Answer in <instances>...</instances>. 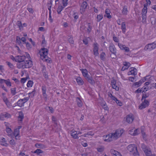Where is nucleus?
<instances>
[{
    "label": "nucleus",
    "instance_id": "obj_49",
    "mask_svg": "<svg viewBox=\"0 0 156 156\" xmlns=\"http://www.w3.org/2000/svg\"><path fill=\"white\" fill-rule=\"evenodd\" d=\"M6 62L7 63V64L9 66L10 68L12 69H14V66L12 64L8 62Z\"/></svg>",
    "mask_w": 156,
    "mask_h": 156
},
{
    "label": "nucleus",
    "instance_id": "obj_32",
    "mask_svg": "<svg viewBox=\"0 0 156 156\" xmlns=\"http://www.w3.org/2000/svg\"><path fill=\"white\" fill-rule=\"evenodd\" d=\"M78 135L77 132L76 131H72L71 133V136L74 138L76 139L78 138Z\"/></svg>",
    "mask_w": 156,
    "mask_h": 156
},
{
    "label": "nucleus",
    "instance_id": "obj_37",
    "mask_svg": "<svg viewBox=\"0 0 156 156\" xmlns=\"http://www.w3.org/2000/svg\"><path fill=\"white\" fill-rule=\"evenodd\" d=\"M43 151L40 149H37L34 152V153H36L37 155H39L40 154L42 153Z\"/></svg>",
    "mask_w": 156,
    "mask_h": 156
},
{
    "label": "nucleus",
    "instance_id": "obj_31",
    "mask_svg": "<svg viewBox=\"0 0 156 156\" xmlns=\"http://www.w3.org/2000/svg\"><path fill=\"white\" fill-rule=\"evenodd\" d=\"M35 146L38 148H44L46 147L45 145L44 144L37 143L35 144Z\"/></svg>",
    "mask_w": 156,
    "mask_h": 156
},
{
    "label": "nucleus",
    "instance_id": "obj_29",
    "mask_svg": "<svg viewBox=\"0 0 156 156\" xmlns=\"http://www.w3.org/2000/svg\"><path fill=\"white\" fill-rule=\"evenodd\" d=\"M24 102L21 100V99L19 100L17 102V105L20 107L24 106Z\"/></svg>",
    "mask_w": 156,
    "mask_h": 156
},
{
    "label": "nucleus",
    "instance_id": "obj_40",
    "mask_svg": "<svg viewBox=\"0 0 156 156\" xmlns=\"http://www.w3.org/2000/svg\"><path fill=\"white\" fill-rule=\"evenodd\" d=\"M98 44L97 43H94L93 51H98Z\"/></svg>",
    "mask_w": 156,
    "mask_h": 156
},
{
    "label": "nucleus",
    "instance_id": "obj_4",
    "mask_svg": "<svg viewBox=\"0 0 156 156\" xmlns=\"http://www.w3.org/2000/svg\"><path fill=\"white\" fill-rule=\"evenodd\" d=\"M88 4L86 2H83L80 5V13L83 14L85 11V9L87 8Z\"/></svg>",
    "mask_w": 156,
    "mask_h": 156
},
{
    "label": "nucleus",
    "instance_id": "obj_36",
    "mask_svg": "<svg viewBox=\"0 0 156 156\" xmlns=\"http://www.w3.org/2000/svg\"><path fill=\"white\" fill-rule=\"evenodd\" d=\"M115 101L118 105L119 106H121L122 105V103L119 100H118L116 98H115V99L113 100Z\"/></svg>",
    "mask_w": 156,
    "mask_h": 156
},
{
    "label": "nucleus",
    "instance_id": "obj_14",
    "mask_svg": "<svg viewBox=\"0 0 156 156\" xmlns=\"http://www.w3.org/2000/svg\"><path fill=\"white\" fill-rule=\"evenodd\" d=\"M41 90L42 92V94L46 100H47V95L46 94L47 90L46 87L45 85H43L42 87Z\"/></svg>",
    "mask_w": 156,
    "mask_h": 156
},
{
    "label": "nucleus",
    "instance_id": "obj_57",
    "mask_svg": "<svg viewBox=\"0 0 156 156\" xmlns=\"http://www.w3.org/2000/svg\"><path fill=\"white\" fill-rule=\"evenodd\" d=\"M125 52H128L129 51V48L126 47L125 45L124 46V48L123 49Z\"/></svg>",
    "mask_w": 156,
    "mask_h": 156
},
{
    "label": "nucleus",
    "instance_id": "obj_61",
    "mask_svg": "<svg viewBox=\"0 0 156 156\" xmlns=\"http://www.w3.org/2000/svg\"><path fill=\"white\" fill-rule=\"evenodd\" d=\"M27 80V78H23L21 79L20 82L22 83H25Z\"/></svg>",
    "mask_w": 156,
    "mask_h": 156
},
{
    "label": "nucleus",
    "instance_id": "obj_52",
    "mask_svg": "<svg viewBox=\"0 0 156 156\" xmlns=\"http://www.w3.org/2000/svg\"><path fill=\"white\" fill-rule=\"evenodd\" d=\"M52 121L53 122L54 124L57 125V123L56 122L57 120L56 118L54 116H52Z\"/></svg>",
    "mask_w": 156,
    "mask_h": 156
},
{
    "label": "nucleus",
    "instance_id": "obj_8",
    "mask_svg": "<svg viewBox=\"0 0 156 156\" xmlns=\"http://www.w3.org/2000/svg\"><path fill=\"white\" fill-rule=\"evenodd\" d=\"M24 63L25 68H30L33 65L32 61L30 60H25Z\"/></svg>",
    "mask_w": 156,
    "mask_h": 156
},
{
    "label": "nucleus",
    "instance_id": "obj_46",
    "mask_svg": "<svg viewBox=\"0 0 156 156\" xmlns=\"http://www.w3.org/2000/svg\"><path fill=\"white\" fill-rule=\"evenodd\" d=\"M42 74L43 76H44L46 80H47L48 79V75L46 71L43 72H42Z\"/></svg>",
    "mask_w": 156,
    "mask_h": 156
},
{
    "label": "nucleus",
    "instance_id": "obj_59",
    "mask_svg": "<svg viewBox=\"0 0 156 156\" xmlns=\"http://www.w3.org/2000/svg\"><path fill=\"white\" fill-rule=\"evenodd\" d=\"M9 143L11 145H15L16 144V143L14 140L13 139L10 140Z\"/></svg>",
    "mask_w": 156,
    "mask_h": 156
},
{
    "label": "nucleus",
    "instance_id": "obj_10",
    "mask_svg": "<svg viewBox=\"0 0 156 156\" xmlns=\"http://www.w3.org/2000/svg\"><path fill=\"white\" fill-rule=\"evenodd\" d=\"M26 59V57L24 55H18L16 56V62H23L25 61Z\"/></svg>",
    "mask_w": 156,
    "mask_h": 156
},
{
    "label": "nucleus",
    "instance_id": "obj_55",
    "mask_svg": "<svg viewBox=\"0 0 156 156\" xmlns=\"http://www.w3.org/2000/svg\"><path fill=\"white\" fill-rule=\"evenodd\" d=\"M12 80H14L15 82V83L17 84L20 83V82L19 80L17 79L15 77H12Z\"/></svg>",
    "mask_w": 156,
    "mask_h": 156
},
{
    "label": "nucleus",
    "instance_id": "obj_50",
    "mask_svg": "<svg viewBox=\"0 0 156 156\" xmlns=\"http://www.w3.org/2000/svg\"><path fill=\"white\" fill-rule=\"evenodd\" d=\"M108 96L111 98V99L113 100L114 99H115V98H116L114 96H113L112 94L110 92H108Z\"/></svg>",
    "mask_w": 156,
    "mask_h": 156
},
{
    "label": "nucleus",
    "instance_id": "obj_47",
    "mask_svg": "<svg viewBox=\"0 0 156 156\" xmlns=\"http://www.w3.org/2000/svg\"><path fill=\"white\" fill-rule=\"evenodd\" d=\"M68 0H62V3L64 7L66 6L68 4Z\"/></svg>",
    "mask_w": 156,
    "mask_h": 156
},
{
    "label": "nucleus",
    "instance_id": "obj_23",
    "mask_svg": "<svg viewBox=\"0 0 156 156\" xmlns=\"http://www.w3.org/2000/svg\"><path fill=\"white\" fill-rule=\"evenodd\" d=\"M121 29L123 33H125L126 29V23L125 22H122L121 23Z\"/></svg>",
    "mask_w": 156,
    "mask_h": 156
},
{
    "label": "nucleus",
    "instance_id": "obj_56",
    "mask_svg": "<svg viewBox=\"0 0 156 156\" xmlns=\"http://www.w3.org/2000/svg\"><path fill=\"white\" fill-rule=\"evenodd\" d=\"M118 45L121 50H122L124 48L125 45H124L121 43H118Z\"/></svg>",
    "mask_w": 156,
    "mask_h": 156
},
{
    "label": "nucleus",
    "instance_id": "obj_11",
    "mask_svg": "<svg viewBox=\"0 0 156 156\" xmlns=\"http://www.w3.org/2000/svg\"><path fill=\"white\" fill-rule=\"evenodd\" d=\"M109 49L112 54H116V49L115 45L112 43L110 44Z\"/></svg>",
    "mask_w": 156,
    "mask_h": 156
},
{
    "label": "nucleus",
    "instance_id": "obj_22",
    "mask_svg": "<svg viewBox=\"0 0 156 156\" xmlns=\"http://www.w3.org/2000/svg\"><path fill=\"white\" fill-rule=\"evenodd\" d=\"M76 81L78 84L80 85H82L84 83V81L82 78L78 76L76 78Z\"/></svg>",
    "mask_w": 156,
    "mask_h": 156
},
{
    "label": "nucleus",
    "instance_id": "obj_62",
    "mask_svg": "<svg viewBox=\"0 0 156 156\" xmlns=\"http://www.w3.org/2000/svg\"><path fill=\"white\" fill-rule=\"evenodd\" d=\"M97 150L98 152H101L103 151L104 149L103 147L98 148H97Z\"/></svg>",
    "mask_w": 156,
    "mask_h": 156
},
{
    "label": "nucleus",
    "instance_id": "obj_30",
    "mask_svg": "<svg viewBox=\"0 0 156 156\" xmlns=\"http://www.w3.org/2000/svg\"><path fill=\"white\" fill-rule=\"evenodd\" d=\"M81 71L83 75L86 77L89 75L87 73V71L86 69H82Z\"/></svg>",
    "mask_w": 156,
    "mask_h": 156
},
{
    "label": "nucleus",
    "instance_id": "obj_38",
    "mask_svg": "<svg viewBox=\"0 0 156 156\" xmlns=\"http://www.w3.org/2000/svg\"><path fill=\"white\" fill-rule=\"evenodd\" d=\"M103 18V16L102 14L98 15L97 17V21L98 22L100 21Z\"/></svg>",
    "mask_w": 156,
    "mask_h": 156
},
{
    "label": "nucleus",
    "instance_id": "obj_48",
    "mask_svg": "<svg viewBox=\"0 0 156 156\" xmlns=\"http://www.w3.org/2000/svg\"><path fill=\"white\" fill-rule=\"evenodd\" d=\"M70 38H69L68 39L69 42L71 44H73L74 43V40H73V38L72 37V36H71Z\"/></svg>",
    "mask_w": 156,
    "mask_h": 156
},
{
    "label": "nucleus",
    "instance_id": "obj_12",
    "mask_svg": "<svg viewBox=\"0 0 156 156\" xmlns=\"http://www.w3.org/2000/svg\"><path fill=\"white\" fill-rule=\"evenodd\" d=\"M4 83H5L7 86L11 87V83L9 79L7 80L2 79H0V83L2 84Z\"/></svg>",
    "mask_w": 156,
    "mask_h": 156
},
{
    "label": "nucleus",
    "instance_id": "obj_16",
    "mask_svg": "<svg viewBox=\"0 0 156 156\" xmlns=\"http://www.w3.org/2000/svg\"><path fill=\"white\" fill-rule=\"evenodd\" d=\"M86 79L91 85H94L95 84V81L93 79L91 76H90L89 75L85 77Z\"/></svg>",
    "mask_w": 156,
    "mask_h": 156
},
{
    "label": "nucleus",
    "instance_id": "obj_18",
    "mask_svg": "<svg viewBox=\"0 0 156 156\" xmlns=\"http://www.w3.org/2000/svg\"><path fill=\"white\" fill-rule=\"evenodd\" d=\"M147 12V9L143 8L142 11V18L143 20H144V21H145L147 18L146 14Z\"/></svg>",
    "mask_w": 156,
    "mask_h": 156
},
{
    "label": "nucleus",
    "instance_id": "obj_45",
    "mask_svg": "<svg viewBox=\"0 0 156 156\" xmlns=\"http://www.w3.org/2000/svg\"><path fill=\"white\" fill-rule=\"evenodd\" d=\"M149 77V76H146L145 77H144V79H141L139 81V82H140V83H141V84L144 82L145 81H146L147 79V77H149V78L150 77Z\"/></svg>",
    "mask_w": 156,
    "mask_h": 156
},
{
    "label": "nucleus",
    "instance_id": "obj_20",
    "mask_svg": "<svg viewBox=\"0 0 156 156\" xmlns=\"http://www.w3.org/2000/svg\"><path fill=\"white\" fill-rule=\"evenodd\" d=\"M110 12L109 9H106L105 10V16L108 19H111L112 18V16L110 14Z\"/></svg>",
    "mask_w": 156,
    "mask_h": 156
},
{
    "label": "nucleus",
    "instance_id": "obj_27",
    "mask_svg": "<svg viewBox=\"0 0 156 156\" xmlns=\"http://www.w3.org/2000/svg\"><path fill=\"white\" fill-rule=\"evenodd\" d=\"M76 100L77 102V105L78 106L80 107H81L82 106L83 104L82 101L80 99V98H79L77 97L76 98Z\"/></svg>",
    "mask_w": 156,
    "mask_h": 156
},
{
    "label": "nucleus",
    "instance_id": "obj_19",
    "mask_svg": "<svg viewBox=\"0 0 156 156\" xmlns=\"http://www.w3.org/2000/svg\"><path fill=\"white\" fill-rule=\"evenodd\" d=\"M17 67L18 68L24 69L25 68L24 62H19L16 64Z\"/></svg>",
    "mask_w": 156,
    "mask_h": 156
},
{
    "label": "nucleus",
    "instance_id": "obj_9",
    "mask_svg": "<svg viewBox=\"0 0 156 156\" xmlns=\"http://www.w3.org/2000/svg\"><path fill=\"white\" fill-rule=\"evenodd\" d=\"M137 74V70L134 67H131L129 68V71L128 73V75H133L135 76Z\"/></svg>",
    "mask_w": 156,
    "mask_h": 156
},
{
    "label": "nucleus",
    "instance_id": "obj_13",
    "mask_svg": "<svg viewBox=\"0 0 156 156\" xmlns=\"http://www.w3.org/2000/svg\"><path fill=\"white\" fill-rule=\"evenodd\" d=\"M134 120L133 115L132 114H130L126 116V120L127 122L129 123H132Z\"/></svg>",
    "mask_w": 156,
    "mask_h": 156
},
{
    "label": "nucleus",
    "instance_id": "obj_2",
    "mask_svg": "<svg viewBox=\"0 0 156 156\" xmlns=\"http://www.w3.org/2000/svg\"><path fill=\"white\" fill-rule=\"evenodd\" d=\"M127 149L129 152H132L134 156H139L137 147L135 144H131L129 145L127 147Z\"/></svg>",
    "mask_w": 156,
    "mask_h": 156
},
{
    "label": "nucleus",
    "instance_id": "obj_42",
    "mask_svg": "<svg viewBox=\"0 0 156 156\" xmlns=\"http://www.w3.org/2000/svg\"><path fill=\"white\" fill-rule=\"evenodd\" d=\"M73 17L74 20H76L78 19L79 18V16H78V13L77 12H74L73 15Z\"/></svg>",
    "mask_w": 156,
    "mask_h": 156
},
{
    "label": "nucleus",
    "instance_id": "obj_43",
    "mask_svg": "<svg viewBox=\"0 0 156 156\" xmlns=\"http://www.w3.org/2000/svg\"><path fill=\"white\" fill-rule=\"evenodd\" d=\"M20 134V130L19 129H15L14 130L13 134L14 136Z\"/></svg>",
    "mask_w": 156,
    "mask_h": 156
},
{
    "label": "nucleus",
    "instance_id": "obj_7",
    "mask_svg": "<svg viewBox=\"0 0 156 156\" xmlns=\"http://www.w3.org/2000/svg\"><path fill=\"white\" fill-rule=\"evenodd\" d=\"M149 102L146 99H145L139 106V108L140 109L144 108L148 106L149 105Z\"/></svg>",
    "mask_w": 156,
    "mask_h": 156
},
{
    "label": "nucleus",
    "instance_id": "obj_25",
    "mask_svg": "<svg viewBox=\"0 0 156 156\" xmlns=\"http://www.w3.org/2000/svg\"><path fill=\"white\" fill-rule=\"evenodd\" d=\"M16 24L18 27L20 31L23 30V26L21 22L20 21H17Z\"/></svg>",
    "mask_w": 156,
    "mask_h": 156
},
{
    "label": "nucleus",
    "instance_id": "obj_35",
    "mask_svg": "<svg viewBox=\"0 0 156 156\" xmlns=\"http://www.w3.org/2000/svg\"><path fill=\"white\" fill-rule=\"evenodd\" d=\"M21 41V40L20 37L19 36H17L16 38V43L20 46L22 45Z\"/></svg>",
    "mask_w": 156,
    "mask_h": 156
},
{
    "label": "nucleus",
    "instance_id": "obj_17",
    "mask_svg": "<svg viewBox=\"0 0 156 156\" xmlns=\"http://www.w3.org/2000/svg\"><path fill=\"white\" fill-rule=\"evenodd\" d=\"M111 83L112 88L115 89L116 90H119V87L116 85V81L113 79L111 80Z\"/></svg>",
    "mask_w": 156,
    "mask_h": 156
},
{
    "label": "nucleus",
    "instance_id": "obj_6",
    "mask_svg": "<svg viewBox=\"0 0 156 156\" xmlns=\"http://www.w3.org/2000/svg\"><path fill=\"white\" fill-rule=\"evenodd\" d=\"M141 148L144 152L145 155L151 152L149 147L146 145L144 144H142L141 145Z\"/></svg>",
    "mask_w": 156,
    "mask_h": 156
},
{
    "label": "nucleus",
    "instance_id": "obj_15",
    "mask_svg": "<svg viewBox=\"0 0 156 156\" xmlns=\"http://www.w3.org/2000/svg\"><path fill=\"white\" fill-rule=\"evenodd\" d=\"M2 99L8 107H9L11 106V102L9 101L8 99L6 97L3 96L2 97Z\"/></svg>",
    "mask_w": 156,
    "mask_h": 156
},
{
    "label": "nucleus",
    "instance_id": "obj_60",
    "mask_svg": "<svg viewBox=\"0 0 156 156\" xmlns=\"http://www.w3.org/2000/svg\"><path fill=\"white\" fill-rule=\"evenodd\" d=\"M83 43L85 45H87L88 44V40L87 38H84L83 40Z\"/></svg>",
    "mask_w": 156,
    "mask_h": 156
},
{
    "label": "nucleus",
    "instance_id": "obj_41",
    "mask_svg": "<svg viewBox=\"0 0 156 156\" xmlns=\"http://www.w3.org/2000/svg\"><path fill=\"white\" fill-rule=\"evenodd\" d=\"M5 131L9 134H11L12 133V130L9 127H7L6 128Z\"/></svg>",
    "mask_w": 156,
    "mask_h": 156
},
{
    "label": "nucleus",
    "instance_id": "obj_5",
    "mask_svg": "<svg viewBox=\"0 0 156 156\" xmlns=\"http://www.w3.org/2000/svg\"><path fill=\"white\" fill-rule=\"evenodd\" d=\"M48 50L46 48H41L40 51V54L41 56H43L44 58H45L48 54Z\"/></svg>",
    "mask_w": 156,
    "mask_h": 156
},
{
    "label": "nucleus",
    "instance_id": "obj_21",
    "mask_svg": "<svg viewBox=\"0 0 156 156\" xmlns=\"http://www.w3.org/2000/svg\"><path fill=\"white\" fill-rule=\"evenodd\" d=\"M128 12V10L127 6L124 5L123 7V9L122 10V13L123 15H126L127 14V13Z\"/></svg>",
    "mask_w": 156,
    "mask_h": 156
},
{
    "label": "nucleus",
    "instance_id": "obj_28",
    "mask_svg": "<svg viewBox=\"0 0 156 156\" xmlns=\"http://www.w3.org/2000/svg\"><path fill=\"white\" fill-rule=\"evenodd\" d=\"M64 7H63L62 5H59L57 8V11L58 14H60L61 13V12L63 10V8H64Z\"/></svg>",
    "mask_w": 156,
    "mask_h": 156
},
{
    "label": "nucleus",
    "instance_id": "obj_1",
    "mask_svg": "<svg viewBox=\"0 0 156 156\" xmlns=\"http://www.w3.org/2000/svg\"><path fill=\"white\" fill-rule=\"evenodd\" d=\"M123 133V130L117 129L113 133H111L110 134L107 135L106 137H108L107 139H105V141L110 142L112 141V138L115 140H117L118 138L121 136Z\"/></svg>",
    "mask_w": 156,
    "mask_h": 156
},
{
    "label": "nucleus",
    "instance_id": "obj_53",
    "mask_svg": "<svg viewBox=\"0 0 156 156\" xmlns=\"http://www.w3.org/2000/svg\"><path fill=\"white\" fill-rule=\"evenodd\" d=\"M148 89H149V87L148 86H146V87L144 86L143 87H142V89L144 90L142 92L143 93V92H144L145 93L146 91L148 90Z\"/></svg>",
    "mask_w": 156,
    "mask_h": 156
},
{
    "label": "nucleus",
    "instance_id": "obj_64",
    "mask_svg": "<svg viewBox=\"0 0 156 156\" xmlns=\"http://www.w3.org/2000/svg\"><path fill=\"white\" fill-rule=\"evenodd\" d=\"M146 156H155V155L154 154H152L151 153V152L148 153L147 154H146Z\"/></svg>",
    "mask_w": 156,
    "mask_h": 156
},
{
    "label": "nucleus",
    "instance_id": "obj_24",
    "mask_svg": "<svg viewBox=\"0 0 156 156\" xmlns=\"http://www.w3.org/2000/svg\"><path fill=\"white\" fill-rule=\"evenodd\" d=\"M24 118V115L23 112H19V116H18V120L19 121L22 122Z\"/></svg>",
    "mask_w": 156,
    "mask_h": 156
},
{
    "label": "nucleus",
    "instance_id": "obj_54",
    "mask_svg": "<svg viewBox=\"0 0 156 156\" xmlns=\"http://www.w3.org/2000/svg\"><path fill=\"white\" fill-rule=\"evenodd\" d=\"M142 134L143 139L144 140H146L147 135L143 131H142Z\"/></svg>",
    "mask_w": 156,
    "mask_h": 156
},
{
    "label": "nucleus",
    "instance_id": "obj_58",
    "mask_svg": "<svg viewBox=\"0 0 156 156\" xmlns=\"http://www.w3.org/2000/svg\"><path fill=\"white\" fill-rule=\"evenodd\" d=\"M29 98L28 97H26L23 99H21V100L24 102L25 103V102H27L29 100Z\"/></svg>",
    "mask_w": 156,
    "mask_h": 156
},
{
    "label": "nucleus",
    "instance_id": "obj_51",
    "mask_svg": "<svg viewBox=\"0 0 156 156\" xmlns=\"http://www.w3.org/2000/svg\"><path fill=\"white\" fill-rule=\"evenodd\" d=\"M118 151L112 149L111 150V152L114 156H115L117 153H118Z\"/></svg>",
    "mask_w": 156,
    "mask_h": 156
},
{
    "label": "nucleus",
    "instance_id": "obj_33",
    "mask_svg": "<svg viewBox=\"0 0 156 156\" xmlns=\"http://www.w3.org/2000/svg\"><path fill=\"white\" fill-rule=\"evenodd\" d=\"M141 84L140 82L139 81L138 82H135L133 83L132 86L134 87H137L140 86Z\"/></svg>",
    "mask_w": 156,
    "mask_h": 156
},
{
    "label": "nucleus",
    "instance_id": "obj_26",
    "mask_svg": "<svg viewBox=\"0 0 156 156\" xmlns=\"http://www.w3.org/2000/svg\"><path fill=\"white\" fill-rule=\"evenodd\" d=\"M1 115L4 116L5 118L7 119L10 118L11 117V115L7 112H4L1 113Z\"/></svg>",
    "mask_w": 156,
    "mask_h": 156
},
{
    "label": "nucleus",
    "instance_id": "obj_63",
    "mask_svg": "<svg viewBox=\"0 0 156 156\" xmlns=\"http://www.w3.org/2000/svg\"><path fill=\"white\" fill-rule=\"evenodd\" d=\"M148 97V96L146 94H143L141 100H143L144 99V100L146 98H147Z\"/></svg>",
    "mask_w": 156,
    "mask_h": 156
},
{
    "label": "nucleus",
    "instance_id": "obj_34",
    "mask_svg": "<svg viewBox=\"0 0 156 156\" xmlns=\"http://www.w3.org/2000/svg\"><path fill=\"white\" fill-rule=\"evenodd\" d=\"M106 54L104 52H102L100 55L101 59L103 61H105V59Z\"/></svg>",
    "mask_w": 156,
    "mask_h": 156
},
{
    "label": "nucleus",
    "instance_id": "obj_44",
    "mask_svg": "<svg viewBox=\"0 0 156 156\" xmlns=\"http://www.w3.org/2000/svg\"><path fill=\"white\" fill-rule=\"evenodd\" d=\"M33 82L32 81L29 80L27 84V87H31L33 85Z\"/></svg>",
    "mask_w": 156,
    "mask_h": 156
},
{
    "label": "nucleus",
    "instance_id": "obj_3",
    "mask_svg": "<svg viewBox=\"0 0 156 156\" xmlns=\"http://www.w3.org/2000/svg\"><path fill=\"white\" fill-rule=\"evenodd\" d=\"M156 47V44L154 42H153L146 45L144 47V49L146 51L147 50H151L155 48Z\"/></svg>",
    "mask_w": 156,
    "mask_h": 156
},
{
    "label": "nucleus",
    "instance_id": "obj_39",
    "mask_svg": "<svg viewBox=\"0 0 156 156\" xmlns=\"http://www.w3.org/2000/svg\"><path fill=\"white\" fill-rule=\"evenodd\" d=\"M16 87L11 89V93L12 95H14L16 93Z\"/></svg>",
    "mask_w": 156,
    "mask_h": 156
}]
</instances>
